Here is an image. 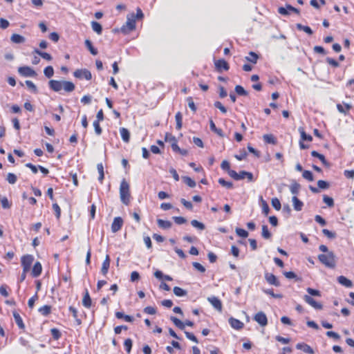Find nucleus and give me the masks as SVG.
Here are the masks:
<instances>
[{
	"instance_id": "nucleus-6",
	"label": "nucleus",
	"mask_w": 354,
	"mask_h": 354,
	"mask_svg": "<svg viewBox=\"0 0 354 354\" xmlns=\"http://www.w3.org/2000/svg\"><path fill=\"white\" fill-rule=\"evenodd\" d=\"M304 300L313 308L316 310H321L323 308V306L321 303L316 301L313 297L310 295H305L304 296Z\"/></svg>"
},
{
	"instance_id": "nucleus-17",
	"label": "nucleus",
	"mask_w": 354,
	"mask_h": 354,
	"mask_svg": "<svg viewBox=\"0 0 354 354\" xmlns=\"http://www.w3.org/2000/svg\"><path fill=\"white\" fill-rule=\"evenodd\" d=\"M62 89L66 92L71 93L75 90V84L70 81H62Z\"/></svg>"
},
{
	"instance_id": "nucleus-63",
	"label": "nucleus",
	"mask_w": 354,
	"mask_h": 354,
	"mask_svg": "<svg viewBox=\"0 0 354 354\" xmlns=\"http://www.w3.org/2000/svg\"><path fill=\"white\" fill-rule=\"evenodd\" d=\"M165 140L166 142H170L171 144L172 142H176V141H177V140H176V138H175L172 134H171V133H167L165 134Z\"/></svg>"
},
{
	"instance_id": "nucleus-33",
	"label": "nucleus",
	"mask_w": 354,
	"mask_h": 354,
	"mask_svg": "<svg viewBox=\"0 0 354 354\" xmlns=\"http://www.w3.org/2000/svg\"><path fill=\"white\" fill-rule=\"evenodd\" d=\"M175 119L176 122V128L178 130H180L182 128L183 125V115L180 112H178L175 115Z\"/></svg>"
},
{
	"instance_id": "nucleus-21",
	"label": "nucleus",
	"mask_w": 354,
	"mask_h": 354,
	"mask_svg": "<svg viewBox=\"0 0 354 354\" xmlns=\"http://www.w3.org/2000/svg\"><path fill=\"white\" fill-rule=\"evenodd\" d=\"M352 108L351 105L344 103V104H337V110L344 115H346L348 112L350 111V109Z\"/></svg>"
},
{
	"instance_id": "nucleus-10",
	"label": "nucleus",
	"mask_w": 354,
	"mask_h": 354,
	"mask_svg": "<svg viewBox=\"0 0 354 354\" xmlns=\"http://www.w3.org/2000/svg\"><path fill=\"white\" fill-rule=\"evenodd\" d=\"M265 279H266V281L270 285H273L277 287L280 286L279 281L278 280L277 277L272 273H269V272L265 273Z\"/></svg>"
},
{
	"instance_id": "nucleus-12",
	"label": "nucleus",
	"mask_w": 354,
	"mask_h": 354,
	"mask_svg": "<svg viewBox=\"0 0 354 354\" xmlns=\"http://www.w3.org/2000/svg\"><path fill=\"white\" fill-rule=\"evenodd\" d=\"M62 81L51 80L49 81L48 84L50 89L53 91L59 92L62 89Z\"/></svg>"
},
{
	"instance_id": "nucleus-54",
	"label": "nucleus",
	"mask_w": 354,
	"mask_h": 354,
	"mask_svg": "<svg viewBox=\"0 0 354 354\" xmlns=\"http://www.w3.org/2000/svg\"><path fill=\"white\" fill-rule=\"evenodd\" d=\"M302 176L304 178L308 180V181H313L314 180L312 172L308 170H304L303 171Z\"/></svg>"
},
{
	"instance_id": "nucleus-41",
	"label": "nucleus",
	"mask_w": 354,
	"mask_h": 354,
	"mask_svg": "<svg viewBox=\"0 0 354 354\" xmlns=\"http://www.w3.org/2000/svg\"><path fill=\"white\" fill-rule=\"evenodd\" d=\"M171 320L180 330L185 329V324L183 322H181L179 319L175 317H171Z\"/></svg>"
},
{
	"instance_id": "nucleus-15",
	"label": "nucleus",
	"mask_w": 354,
	"mask_h": 354,
	"mask_svg": "<svg viewBox=\"0 0 354 354\" xmlns=\"http://www.w3.org/2000/svg\"><path fill=\"white\" fill-rule=\"evenodd\" d=\"M296 348L299 350L302 351L303 352L308 354H313V349L308 344L305 343H298L296 345Z\"/></svg>"
},
{
	"instance_id": "nucleus-49",
	"label": "nucleus",
	"mask_w": 354,
	"mask_h": 354,
	"mask_svg": "<svg viewBox=\"0 0 354 354\" xmlns=\"http://www.w3.org/2000/svg\"><path fill=\"white\" fill-rule=\"evenodd\" d=\"M218 183L223 186V187H225L227 189H231L233 187V184L232 182H229V181H226L225 179L223 178H219L218 179Z\"/></svg>"
},
{
	"instance_id": "nucleus-34",
	"label": "nucleus",
	"mask_w": 354,
	"mask_h": 354,
	"mask_svg": "<svg viewBox=\"0 0 354 354\" xmlns=\"http://www.w3.org/2000/svg\"><path fill=\"white\" fill-rule=\"evenodd\" d=\"M311 156H312L313 157L318 158V159H319V160H321V162H322L324 165H326V166H328V162L326 161V158H325V157H324V155H322V154H321V153H318L317 151H313L311 152Z\"/></svg>"
},
{
	"instance_id": "nucleus-59",
	"label": "nucleus",
	"mask_w": 354,
	"mask_h": 354,
	"mask_svg": "<svg viewBox=\"0 0 354 354\" xmlns=\"http://www.w3.org/2000/svg\"><path fill=\"white\" fill-rule=\"evenodd\" d=\"M322 233L326 236L329 239H335L336 237V234L335 232H333L328 229H323Z\"/></svg>"
},
{
	"instance_id": "nucleus-24",
	"label": "nucleus",
	"mask_w": 354,
	"mask_h": 354,
	"mask_svg": "<svg viewBox=\"0 0 354 354\" xmlns=\"http://www.w3.org/2000/svg\"><path fill=\"white\" fill-rule=\"evenodd\" d=\"M157 224L159 227L164 229V230L169 229L172 225V223L171 221H165L162 219H158Z\"/></svg>"
},
{
	"instance_id": "nucleus-23",
	"label": "nucleus",
	"mask_w": 354,
	"mask_h": 354,
	"mask_svg": "<svg viewBox=\"0 0 354 354\" xmlns=\"http://www.w3.org/2000/svg\"><path fill=\"white\" fill-rule=\"evenodd\" d=\"M120 133L123 141L125 142H129L130 139V133L129 130L126 128L122 127L120 129Z\"/></svg>"
},
{
	"instance_id": "nucleus-14",
	"label": "nucleus",
	"mask_w": 354,
	"mask_h": 354,
	"mask_svg": "<svg viewBox=\"0 0 354 354\" xmlns=\"http://www.w3.org/2000/svg\"><path fill=\"white\" fill-rule=\"evenodd\" d=\"M215 66L218 71H221L222 69L225 71H228L230 68L227 62L222 59L215 62Z\"/></svg>"
},
{
	"instance_id": "nucleus-43",
	"label": "nucleus",
	"mask_w": 354,
	"mask_h": 354,
	"mask_svg": "<svg viewBox=\"0 0 354 354\" xmlns=\"http://www.w3.org/2000/svg\"><path fill=\"white\" fill-rule=\"evenodd\" d=\"M51 307L48 305H45L39 309V312L44 316H47L50 313Z\"/></svg>"
},
{
	"instance_id": "nucleus-60",
	"label": "nucleus",
	"mask_w": 354,
	"mask_h": 354,
	"mask_svg": "<svg viewBox=\"0 0 354 354\" xmlns=\"http://www.w3.org/2000/svg\"><path fill=\"white\" fill-rule=\"evenodd\" d=\"M306 291L310 295H312V296H317V297H320L321 296V292L319 290H315V289H313V288H308L306 289Z\"/></svg>"
},
{
	"instance_id": "nucleus-40",
	"label": "nucleus",
	"mask_w": 354,
	"mask_h": 354,
	"mask_svg": "<svg viewBox=\"0 0 354 354\" xmlns=\"http://www.w3.org/2000/svg\"><path fill=\"white\" fill-rule=\"evenodd\" d=\"M97 169L99 173L98 180L100 183H102L103 179L104 178V167L102 163H98L97 165Z\"/></svg>"
},
{
	"instance_id": "nucleus-32",
	"label": "nucleus",
	"mask_w": 354,
	"mask_h": 354,
	"mask_svg": "<svg viewBox=\"0 0 354 354\" xmlns=\"http://www.w3.org/2000/svg\"><path fill=\"white\" fill-rule=\"evenodd\" d=\"M265 142L275 145L277 143L276 138L272 134H265L263 136Z\"/></svg>"
},
{
	"instance_id": "nucleus-39",
	"label": "nucleus",
	"mask_w": 354,
	"mask_h": 354,
	"mask_svg": "<svg viewBox=\"0 0 354 354\" xmlns=\"http://www.w3.org/2000/svg\"><path fill=\"white\" fill-rule=\"evenodd\" d=\"M261 236H263V238H264L265 239H269L271 238L272 236V234L270 232V231L268 230V227L266 225H263L262 226V232H261Z\"/></svg>"
},
{
	"instance_id": "nucleus-35",
	"label": "nucleus",
	"mask_w": 354,
	"mask_h": 354,
	"mask_svg": "<svg viewBox=\"0 0 354 354\" xmlns=\"http://www.w3.org/2000/svg\"><path fill=\"white\" fill-rule=\"evenodd\" d=\"M173 291L174 295L178 297H184L187 294V292L185 290L178 286H175L173 289Z\"/></svg>"
},
{
	"instance_id": "nucleus-4",
	"label": "nucleus",
	"mask_w": 354,
	"mask_h": 354,
	"mask_svg": "<svg viewBox=\"0 0 354 354\" xmlns=\"http://www.w3.org/2000/svg\"><path fill=\"white\" fill-rule=\"evenodd\" d=\"M73 75L78 79H85L86 80H90L92 78L91 73L86 68L84 69H77L74 73Z\"/></svg>"
},
{
	"instance_id": "nucleus-46",
	"label": "nucleus",
	"mask_w": 354,
	"mask_h": 354,
	"mask_svg": "<svg viewBox=\"0 0 354 354\" xmlns=\"http://www.w3.org/2000/svg\"><path fill=\"white\" fill-rule=\"evenodd\" d=\"M191 224L193 227L201 230H203L205 228V225L203 223L198 221L197 220H192L191 221Z\"/></svg>"
},
{
	"instance_id": "nucleus-56",
	"label": "nucleus",
	"mask_w": 354,
	"mask_h": 354,
	"mask_svg": "<svg viewBox=\"0 0 354 354\" xmlns=\"http://www.w3.org/2000/svg\"><path fill=\"white\" fill-rule=\"evenodd\" d=\"M271 203L272 207L277 210H279L281 207V203L277 198H272Z\"/></svg>"
},
{
	"instance_id": "nucleus-30",
	"label": "nucleus",
	"mask_w": 354,
	"mask_h": 354,
	"mask_svg": "<svg viewBox=\"0 0 354 354\" xmlns=\"http://www.w3.org/2000/svg\"><path fill=\"white\" fill-rule=\"evenodd\" d=\"M85 46L92 55H96L98 53L97 50L93 47L92 42L89 39L85 40Z\"/></svg>"
},
{
	"instance_id": "nucleus-16",
	"label": "nucleus",
	"mask_w": 354,
	"mask_h": 354,
	"mask_svg": "<svg viewBox=\"0 0 354 354\" xmlns=\"http://www.w3.org/2000/svg\"><path fill=\"white\" fill-rule=\"evenodd\" d=\"M110 266V258L109 255L106 256L104 261L102 263L101 272L103 275H106L109 271V268Z\"/></svg>"
},
{
	"instance_id": "nucleus-3",
	"label": "nucleus",
	"mask_w": 354,
	"mask_h": 354,
	"mask_svg": "<svg viewBox=\"0 0 354 354\" xmlns=\"http://www.w3.org/2000/svg\"><path fill=\"white\" fill-rule=\"evenodd\" d=\"M135 29L136 20L133 17V13H131L127 16L126 24L120 28V31L124 35H127Z\"/></svg>"
},
{
	"instance_id": "nucleus-27",
	"label": "nucleus",
	"mask_w": 354,
	"mask_h": 354,
	"mask_svg": "<svg viewBox=\"0 0 354 354\" xmlns=\"http://www.w3.org/2000/svg\"><path fill=\"white\" fill-rule=\"evenodd\" d=\"M10 40L15 44H21L24 43L26 39L24 37L20 35L13 34L10 37Z\"/></svg>"
},
{
	"instance_id": "nucleus-51",
	"label": "nucleus",
	"mask_w": 354,
	"mask_h": 354,
	"mask_svg": "<svg viewBox=\"0 0 354 354\" xmlns=\"http://www.w3.org/2000/svg\"><path fill=\"white\" fill-rule=\"evenodd\" d=\"M235 91L239 95L245 96L248 95V92L244 89V88L240 85H237L235 86Z\"/></svg>"
},
{
	"instance_id": "nucleus-61",
	"label": "nucleus",
	"mask_w": 354,
	"mask_h": 354,
	"mask_svg": "<svg viewBox=\"0 0 354 354\" xmlns=\"http://www.w3.org/2000/svg\"><path fill=\"white\" fill-rule=\"evenodd\" d=\"M144 313L149 315H155L156 313V308L153 306H147L143 310Z\"/></svg>"
},
{
	"instance_id": "nucleus-22",
	"label": "nucleus",
	"mask_w": 354,
	"mask_h": 354,
	"mask_svg": "<svg viewBox=\"0 0 354 354\" xmlns=\"http://www.w3.org/2000/svg\"><path fill=\"white\" fill-rule=\"evenodd\" d=\"M92 301L90 297L88 290H86L85 294L82 299V304L85 308H89L91 306Z\"/></svg>"
},
{
	"instance_id": "nucleus-53",
	"label": "nucleus",
	"mask_w": 354,
	"mask_h": 354,
	"mask_svg": "<svg viewBox=\"0 0 354 354\" xmlns=\"http://www.w3.org/2000/svg\"><path fill=\"white\" fill-rule=\"evenodd\" d=\"M132 340L129 338L125 339L124 342V346L125 348L126 351L129 353L131 352V348H132Z\"/></svg>"
},
{
	"instance_id": "nucleus-62",
	"label": "nucleus",
	"mask_w": 354,
	"mask_h": 354,
	"mask_svg": "<svg viewBox=\"0 0 354 354\" xmlns=\"http://www.w3.org/2000/svg\"><path fill=\"white\" fill-rule=\"evenodd\" d=\"M185 334L186 337L187 339H189V340H191L196 344L198 343V339L193 333L187 332V331H185Z\"/></svg>"
},
{
	"instance_id": "nucleus-52",
	"label": "nucleus",
	"mask_w": 354,
	"mask_h": 354,
	"mask_svg": "<svg viewBox=\"0 0 354 354\" xmlns=\"http://www.w3.org/2000/svg\"><path fill=\"white\" fill-rule=\"evenodd\" d=\"M323 201L330 207L334 206V201L331 197L324 195L323 196Z\"/></svg>"
},
{
	"instance_id": "nucleus-18",
	"label": "nucleus",
	"mask_w": 354,
	"mask_h": 354,
	"mask_svg": "<svg viewBox=\"0 0 354 354\" xmlns=\"http://www.w3.org/2000/svg\"><path fill=\"white\" fill-rule=\"evenodd\" d=\"M337 279L339 283L346 288H351L353 286L352 281L344 276H339Z\"/></svg>"
},
{
	"instance_id": "nucleus-7",
	"label": "nucleus",
	"mask_w": 354,
	"mask_h": 354,
	"mask_svg": "<svg viewBox=\"0 0 354 354\" xmlns=\"http://www.w3.org/2000/svg\"><path fill=\"white\" fill-rule=\"evenodd\" d=\"M254 320L261 326H266L268 324L267 317L266 314L262 311L257 313L254 316Z\"/></svg>"
},
{
	"instance_id": "nucleus-57",
	"label": "nucleus",
	"mask_w": 354,
	"mask_h": 354,
	"mask_svg": "<svg viewBox=\"0 0 354 354\" xmlns=\"http://www.w3.org/2000/svg\"><path fill=\"white\" fill-rule=\"evenodd\" d=\"M50 332L54 339L57 340L61 337V333L57 328H52Z\"/></svg>"
},
{
	"instance_id": "nucleus-2",
	"label": "nucleus",
	"mask_w": 354,
	"mask_h": 354,
	"mask_svg": "<svg viewBox=\"0 0 354 354\" xmlns=\"http://www.w3.org/2000/svg\"><path fill=\"white\" fill-rule=\"evenodd\" d=\"M120 197L122 203L126 205L129 204L131 198L129 185L125 179H123L120 183Z\"/></svg>"
},
{
	"instance_id": "nucleus-48",
	"label": "nucleus",
	"mask_w": 354,
	"mask_h": 354,
	"mask_svg": "<svg viewBox=\"0 0 354 354\" xmlns=\"http://www.w3.org/2000/svg\"><path fill=\"white\" fill-rule=\"evenodd\" d=\"M27 87L31 90V91L34 93H37V86L36 85L30 80H26L25 82Z\"/></svg>"
},
{
	"instance_id": "nucleus-25",
	"label": "nucleus",
	"mask_w": 354,
	"mask_h": 354,
	"mask_svg": "<svg viewBox=\"0 0 354 354\" xmlns=\"http://www.w3.org/2000/svg\"><path fill=\"white\" fill-rule=\"evenodd\" d=\"M13 317L15 319V321L18 326V327L21 329H24L25 328L24 324L23 322L22 318L21 317L20 315L17 313L16 311L13 312Z\"/></svg>"
},
{
	"instance_id": "nucleus-36",
	"label": "nucleus",
	"mask_w": 354,
	"mask_h": 354,
	"mask_svg": "<svg viewBox=\"0 0 354 354\" xmlns=\"http://www.w3.org/2000/svg\"><path fill=\"white\" fill-rule=\"evenodd\" d=\"M91 27L93 31H95L97 34L101 35L102 32V27L100 24L97 21L91 22Z\"/></svg>"
},
{
	"instance_id": "nucleus-5",
	"label": "nucleus",
	"mask_w": 354,
	"mask_h": 354,
	"mask_svg": "<svg viewBox=\"0 0 354 354\" xmlns=\"http://www.w3.org/2000/svg\"><path fill=\"white\" fill-rule=\"evenodd\" d=\"M20 75L24 77H35L37 75L36 72L29 66H21L18 68Z\"/></svg>"
},
{
	"instance_id": "nucleus-11",
	"label": "nucleus",
	"mask_w": 354,
	"mask_h": 354,
	"mask_svg": "<svg viewBox=\"0 0 354 354\" xmlns=\"http://www.w3.org/2000/svg\"><path fill=\"white\" fill-rule=\"evenodd\" d=\"M123 220L121 217H115L111 224V230L113 232H118L122 227Z\"/></svg>"
},
{
	"instance_id": "nucleus-9",
	"label": "nucleus",
	"mask_w": 354,
	"mask_h": 354,
	"mask_svg": "<svg viewBox=\"0 0 354 354\" xmlns=\"http://www.w3.org/2000/svg\"><path fill=\"white\" fill-rule=\"evenodd\" d=\"M207 300L216 310L219 312L222 311V303L218 297L214 296L209 297L207 298Z\"/></svg>"
},
{
	"instance_id": "nucleus-45",
	"label": "nucleus",
	"mask_w": 354,
	"mask_h": 354,
	"mask_svg": "<svg viewBox=\"0 0 354 354\" xmlns=\"http://www.w3.org/2000/svg\"><path fill=\"white\" fill-rule=\"evenodd\" d=\"M183 180L184 183L190 187H194L196 186V182L189 176H183Z\"/></svg>"
},
{
	"instance_id": "nucleus-42",
	"label": "nucleus",
	"mask_w": 354,
	"mask_h": 354,
	"mask_svg": "<svg viewBox=\"0 0 354 354\" xmlns=\"http://www.w3.org/2000/svg\"><path fill=\"white\" fill-rule=\"evenodd\" d=\"M300 189V185L297 182L294 181L290 187V189L292 194H297Z\"/></svg>"
},
{
	"instance_id": "nucleus-20",
	"label": "nucleus",
	"mask_w": 354,
	"mask_h": 354,
	"mask_svg": "<svg viewBox=\"0 0 354 354\" xmlns=\"http://www.w3.org/2000/svg\"><path fill=\"white\" fill-rule=\"evenodd\" d=\"M42 271V267L39 262H36L33 266L32 270V275L33 277H37L39 276Z\"/></svg>"
},
{
	"instance_id": "nucleus-19",
	"label": "nucleus",
	"mask_w": 354,
	"mask_h": 354,
	"mask_svg": "<svg viewBox=\"0 0 354 354\" xmlns=\"http://www.w3.org/2000/svg\"><path fill=\"white\" fill-rule=\"evenodd\" d=\"M292 201L295 210L301 211L302 209L304 203L297 196H293L292 198Z\"/></svg>"
},
{
	"instance_id": "nucleus-44",
	"label": "nucleus",
	"mask_w": 354,
	"mask_h": 354,
	"mask_svg": "<svg viewBox=\"0 0 354 354\" xmlns=\"http://www.w3.org/2000/svg\"><path fill=\"white\" fill-rule=\"evenodd\" d=\"M44 73L46 77L50 78L54 75V69L51 66H48L44 68Z\"/></svg>"
},
{
	"instance_id": "nucleus-26",
	"label": "nucleus",
	"mask_w": 354,
	"mask_h": 354,
	"mask_svg": "<svg viewBox=\"0 0 354 354\" xmlns=\"http://www.w3.org/2000/svg\"><path fill=\"white\" fill-rule=\"evenodd\" d=\"M259 59V55L254 52H250L248 55L245 57V59L252 64H256Z\"/></svg>"
},
{
	"instance_id": "nucleus-28",
	"label": "nucleus",
	"mask_w": 354,
	"mask_h": 354,
	"mask_svg": "<svg viewBox=\"0 0 354 354\" xmlns=\"http://www.w3.org/2000/svg\"><path fill=\"white\" fill-rule=\"evenodd\" d=\"M115 317L118 319H123L127 322H132L134 320L133 317L124 315L122 312H116Z\"/></svg>"
},
{
	"instance_id": "nucleus-1",
	"label": "nucleus",
	"mask_w": 354,
	"mask_h": 354,
	"mask_svg": "<svg viewBox=\"0 0 354 354\" xmlns=\"http://www.w3.org/2000/svg\"><path fill=\"white\" fill-rule=\"evenodd\" d=\"M318 259L326 268L333 269L336 266V256L333 252H328V254H320L318 255Z\"/></svg>"
},
{
	"instance_id": "nucleus-58",
	"label": "nucleus",
	"mask_w": 354,
	"mask_h": 354,
	"mask_svg": "<svg viewBox=\"0 0 354 354\" xmlns=\"http://www.w3.org/2000/svg\"><path fill=\"white\" fill-rule=\"evenodd\" d=\"M317 186L319 189H326L329 187V183L325 180H319L317 181Z\"/></svg>"
},
{
	"instance_id": "nucleus-55",
	"label": "nucleus",
	"mask_w": 354,
	"mask_h": 354,
	"mask_svg": "<svg viewBox=\"0 0 354 354\" xmlns=\"http://www.w3.org/2000/svg\"><path fill=\"white\" fill-rule=\"evenodd\" d=\"M236 233L239 236L243 238H246L248 236V232L242 228H236Z\"/></svg>"
},
{
	"instance_id": "nucleus-29",
	"label": "nucleus",
	"mask_w": 354,
	"mask_h": 354,
	"mask_svg": "<svg viewBox=\"0 0 354 354\" xmlns=\"http://www.w3.org/2000/svg\"><path fill=\"white\" fill-rule=\"evenodd\" d=\"M299 131L301 135V141H308L310 142L313 140V137L310 135L306 134L304 129L301 127L299 128Z\"/></svg>"
},
{
	"instance_id": "nucleus-31",
	"label": "nucleus",
	"mask_w": 354,
	"mask_h": 354,
	"mask_svg": "<svg viewBox=\"0 0 354 354\" xmlns=\"http://www.w3.org/2000/svg\"><path fill=\"white\" fill-rule=\"evenodd\" d=\"M33 53L39 55V56H41L43 59H46L48 61H50L52 60L53 57L52 56L48 53H45V52H42L41 50H39V49L37 48H35L33 51Z\"/></svg>"
},
{
	"instance_id": "nucleus-47",
	"label": "nucleus",
	"mask_w": 354,
	"mask_h": 354,
	"mask_svg": "<svg viewBox=\"0 0 354 354\" xmlns=\"http://www.w3.org/2000/svg\"><path fill=\"white\" fill-rule=\"evenodd\" d=\"M261 201L262 203V204H261L262 205V212L266 216H267L270 212L269 206H268V203H266V201H264L262 197H261Z\"/></svg>"
},
{
	"instance_id": "nucleus-13",
	"label": "nucleus",
	"mask_w": 354,
	"mask_h": 354,
	"mask_svg": "<svg viewBox=\"0 0 354 354\" xmlns=\"http://www.w3.org/2000/svg\"><path fill=\"white\" fill-rule=\"evenodd\" d=\"M229 324H230L232 328L236 330H240L243 328L244 326V324L242 322L234 317H230L229 319Z\"/></svg>"
},
{
	"instance_id": "nucleus-8",
	"label": "nucleus",
	"mask_w": 354,
	"mask_h": 354,
	"mask_svg": "<svg viewBox=\"0 0 354 354\" xmlns=\"http://www.w3.org/2000/svg\"><path fill=\"white\" fill-rule=\"evenodd\" d=\"M32 261L33 257L32 255H26L21 258V266L25 272L29 271Z\"/></svg>"
},
{
	"instance_id": "nucleus-64",
	"label": "nucleus",
	"mask_w": 354,
	"mask_h": 354,
	"mask_svg": "<svg viewBox=\"0 0 354 354\" xmlns=\"http://www.w3.org/2000/svg\"><path fill=\"white\" fill-rule=\"evenodd\" d=\"M214 106L218 109L223 113H225L227 112L226 108L219 101H216L214 102Z\"/></svg>"
},
{
	"instance_id": "nucleus-37",
	"label": "nucleus",
	"mask_w": 354,
	"mask_h": 354,
	"mask_svg": "<svg viewBox=\"0 0 354 354\" xmlns=\"http://www.w3.org/2000/svg\"><path fill=\"white\" fill-rule=\"evenodd\" d=\"M296 27L299 30H303L308 35H311L313 33L312 29L309 26H303L301 24H297Z\"/></svg>"
},
{
	"instance_id": "nucleus-50",
	"label": "nucleus",
	"mask_w": 354,
	"mask_h": 354,
	"mask_svg": "<svg viewBox=\"0 0 354 354\" xmlns=\"http://www.w3.org/2000/svg\"><path fill=\"white\" fill-rule=\"evenodd\" d=\"M6 180L10 184H15L17 182V177L15 174L8 173Z\"/></svg>"
},
{
	"instance_id": "nucleus-38",
	"label": "nucleus",
	"mask_w": 354,
	"mask_h": 354,
	"mask_svg": "<svg viewBox=\"0 0 354 354\" xmlns=\"http://www.w3.org/2000/svg\"><path fill=\"white\" fill-rule=\"evenodd\" d=\"M209 125H210V129L212 131H214V133L218 134L219 136L223 137V131L221 129L216 128V127L214 122H213V120H211L209 121Z\"/></svg>"
}]
</instances>
